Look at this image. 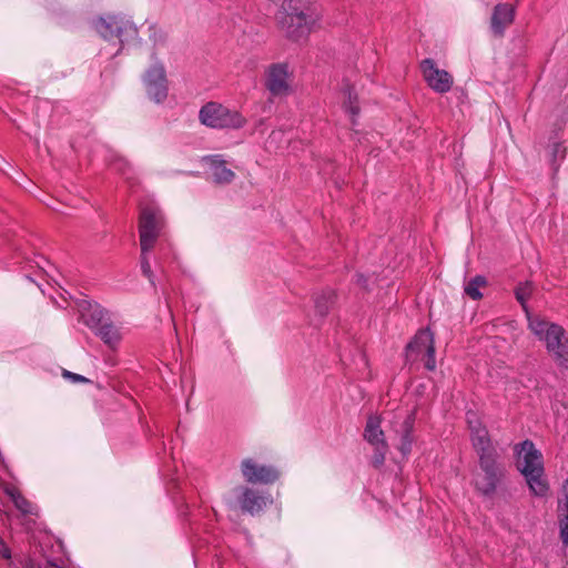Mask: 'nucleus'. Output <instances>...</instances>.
<instances>
[{
    "mask_svg": "<svg viewBox=\"0 0 568 568\" xmlns=\"http://www.w3.org/2000/svg\"><path fill=\"white\" fill-rule=\"evenodd\" d=\"M466 419L471 445L478 456V465L483 471V477L476 480L475 486L484 496H491L505 476V468L499 462L500 456L493 444L488 429L480 422L477 414L467 412Z\"/></svg>",
    "mask_w": 568,
    "mask_h": 568,
    "instance_id": "nucleus-1",
    "label": "nucleus"
},
{
    "mask_svg": "<svg viewBox=\"0 0 568 568\" xmlns=\"http://www.w3.org/2000/svg\"><path fill=\"white\" fill-rule=\"evenodd\" d=\"M323 9L314 0H286L278 12L277 22L292 41L306 39L321 27Z\"/></svg>",
    "mask_w": 568,
    "mask_h": 568,
    "instance_id": "nucleus-2",
    "label": "nucleus"
},
{
    "mask_svg": "<svg viewBox=\"0 0 568 568\" xmlns=\"http://www.w3.org/2000/svg\"><path fill=\"white\" fill-rule=\"evenodd\" d=\"M517 460V469L525 477L530 493L536 497H546L549 485L545 478L542 454L530 439H526L514 446Z\"/></svg>",
    "mask_w": 568,
    "mask_h": 568,
    "instance_id": "nucleus-3",
    "label": "nucleus"
},
{
    "mask_svg": "<svg viewBox=\"0 0 568 568\" xmlns=\"http://www.w3.org/2000/svg\"><path fill=\"white\" fill-rule=\"evenodd\" d=\"M528 329L541 343L561 368H568V334L566 329L541 316H529Z\"/></svg>",
    "mask_w": 568,
    "mask_h": 568,
    "instance_id": "nucleus-4",
    "label": "nucleus"
},
{
    "mask_svg": "<svg viewBox=\"0 0 568 568\" xmlns=\"http://www.w3.org/2000/svg\"><path fill=\"white\" fill-rule=\"evenodd\" d=\"M94 28L98 33L105 40L118 39L121 47L115 54L120 52L122 47L139 42L136 26L125 16H108L95 21Z\"/></svg>",
    "mask_w": 568,
    "mask_h": 568,
    "instance_id": "nucleus-5",
    "label": "nucleus"
},
{
    "mask_svg": "<svg viewBox=\"0 0 568 568\" xmlns=\"http://www.w3.org/2000/svg\"><path fill=\"white\" fill-rule=\"evenodd\" d=\"M199 118L202 124L212 129L237 130L246 124V119L239 111L217 102L204 104L199 112Z\"/></svg>",
    "mask_w": 568,
    "mask_h": 568,
    "instance_id": "nucleus-6",
    "label": "nucleus"
},
{
    "mask_svg": "<svg viewBox=\"0 0 568 568\" xmlns=\"http://www.w3.org/2000/svg\"><path fill=\"white\" fill-rule=\"evenodd\" d=\"M164 227V215L161 209L149 203L141 206L140 211V245L142 251H151Z\"/></svg>",
    "mask_w": 568,
    "mask_h": 568,
    "instance_id": "nucleus-7",
    "label": "nucleus"
},
{
    "mask_svg": "<svg viewBox=\"0 0 568 568\" xmlns=\"http://www.w3.org/2000/svg\"><path fill=\"white\" fill-rule=\"evenodd\" d=\"M152 59L154 63L142 75V84L149 100L162 104L169 94V81L165 68L158 60L156 53L152 54Z\"/></svg>",
    "mask_w": 568,
    "mask_h": 568,
    "instance_id": "nucleus-8",
    "label": "nucleus"
},
{
    "mask_svg": "<svg viewBox=\"0 0 568 568\" xmlns=\"http://www.w3.org/2000/svg\"><path fill=\"white\" fill-rule=\"evenodd\" d=\"M568 121V106L562 108L558 120L555 123V129L548 138V142L545 146V158L552 171V175L555 176L562 162L567 156V146L565 144V139L560 135L564 126Z\"/></svg>",
    "mask_w": 568,
    "mask_h": 568,
    "instance_id": "nucleus-9",
    "label": "nucleus"
},
{
    "mask_svg": "<svg viewBox=\"0 0 568 568\" xmlns=\"http://www.w3.org/2000/svg\"><path fill=\"white\" fill-rule=\"evenodd\" d=\"M85 324L109 347L115 348L120 343L121 334L119 328L112 323L109 312L100 305H95L90 310Z\"/></svg>",
    "mask_w": 568,
    "mask_h": 568,
    "instance_id": "nucleus-10",
    "label": "nucleus"
},
{
    "mask_svg": "<svg viewBox=\"0 0 568 568\" xmlns=\"http://www.w3.org/2000/svg\"><path fill=\"white\" fill-rule=\"evenodd\" d=\"M418 358L424 361L425 368H436L434 336L429 329H420L406 346V359L415 362Z\"/></svg>",
    "mask_w": 568,
    "mask_h": 568,
    "instance_id": "nucleus-11",
    "label": "nucleus"
},
{
    "mask_svg": "<svg viewBox=\"0 0 568 568\" xmlns=\"http://www.w3.org/2000/svg\"><path fill=\"white\" fill-rule=\"evenodd\" d=\"M241 473L250 484L270 485L280 477V471L272 465L258 463L254 458H244L241 462Z\"/></svg>",
    "mask_w": 568,
    "mask_h": 568,
    "instance_id": "nucleus-12",
    "label": "nucleus"
},
{
    "mask_svg": "<svg viewBox=\"0 0 568 568\" xmlns=\"http://www.w3.org/2000/svg\"><path fill=\"white\" fill-rule=\"evenodd\" d=\"M291 77L287 63H272L265 71L264 85L271 95L285 97L291 91Z\"/></svg>",
    "mask_w": 568,
    "mask_h": 568,
    "instance_id": "nucleus-13",
    "label": "nucleus"
},
{
    "mask_svg": "<svg viewBox=\"0 0 568 568\" xmlns=\"http://www.w3.org/2000/svg\"><path fill=\"white\" fill-rule=\"evenodd\" d=\"M420 71L427 85L437 93H447L453 87V77L446 70L439 69L436 62L426 58L420 62Z\"/></svg>",
    "mask_w": 568,
    "mask_h": 568,
    "instance_id": "nucleus-14",
    "label": "nucleus"
},
{
    "mask_svg": "<svg viewBox=\"0 0 568 568\" xmlns=\"http://www.w3.org/2000/svg\"><path fill=\"white\" fill-rule=\"evenodd\" d=\"M241 493L237 497L241 509L254 516L262 513L267 505L273 503L270 494L262 493L257 489L250 487H241Z\"/></svg>",
    "mask_w": 568,
    "mask_h": 568,
    "instance_id": "nucleus-15",
    "label": "nucleus"
},
{
    "mask_svg": "<svg viewBox=\"0 0 568 568\" xmlns=\"http://www.w3.org/2000/svg\"><path fill=\"white\" fill-rule=\"evenodd\" d=\"M515 9L508 3H498L495 6L491 19L490 29L496 37H503L505 30L514 21Z\"/></svg>",
    "mask_w": 568,
    "mask_h": 568,
    "instance_id": "nucleus-16",
    "label": "nucleus"
},
{
    "mask_svg": "<svg viewBox=\"0 0 568 568\" xmlns=\"http://www.w3.org/2000/svg\"><path fill=\"white\" fill-rule=\"evenodd\" d=\"M206 161L210 165L212 176L215 183L226 184L232 182L235 174L231 169L225 166V161L222 159L221 155L215 154L207 156Z\"/></svg>",
    "mask_w": 568,
    "mask_h": 568,
    "instance_id": "nucleus-17",
    "label": "nucleus"
},
{
    "mask_svg": "<svg viewBox=\"0 0 568 568\" xmlns=\"http://www.w3.org/2000/svg\"><path fill=\"white\" fill-rule=\"evenodd\" d=\"M364 438L373 446L381 447L387 445L385 435L381 428V419L378 416H369L364 430Z\"/></svg>",
    "mask_w": 568,
    "mask_h": 568,
    "instance_id": "nucleus-18",
    "label": "nucleus"
},
{
    "mask_svg": "<svg viewBox=\"0 0 568 568\" xmlns=\"http://www.w3.org/2000/svg\"><path fill=\"white\" fill-rule=\"evenodd\" d=\"M414 422H415V414L410 413L407 415L405 420L402 425V436H400V444H399V452L407 456L412 450L413 445V428H414Z\"/></svg>",
    "mask_w": 568,
    "mask_h": 568,
    "instance_id": "nucleus-19",
    "label": "nucleus"
},
{
    "mask_svg": "<svg viewBox=\"0 0 568 568\" xmlns=\"http://www.w3.org/2000/svg\"><path fill=\"white\" fill-rule=\"evenodd\" d=\"M4 493L10 497L16 508L19 509L24 515L34 514V508L32 504L26 499L22 494L12 485H7L4 487Z\"/></svg>",
    "mask_w": 568,
    "mask_h": 568,
    "instance_id": "nucleus-20",
    "label": "nucleus"
},
{
    "mask_svg": "<svg viewBox=\"0 0 568 568\" xmlns=\"http://www.w3.org/2000/svg\"><path fill=\"white\" fill-rule=\"evenodd\" d=\"M532 291H534V285L531 282L519 283L517 285V287L515 288L516 300L519 302V304L521 305V307L526 314L528 325H529V316L530 317L536 316L535 314H532L529 311V307L527 305V301L530 298Z\"/></svg>",
    "mask_w": 568,
    "mask_h": 568,
    "instance_id": "nucleus-21",
    "label": "nucleus"
},
{
    "mask_svg": "<svg viewBox=\"0 0 568 568\" xmlns=\"http://www.w3.org/2000/svg\"><path fill=\"white\" fill-rule=\"evenodd\" d=\"M111 168L112 170L121 174L128 182L133 181L134 170L124 158H114V160L111 162Z\"/></svg>",
    "mask_w": 568,
    "mask_h": 568,
    "instance_id": "nucleus-22",
    "label": "nucleus"
},
{
    "mask_svg": "<svg viewBox=\"0 0 568 568\" xmlns=\"http://www.w3.org/2000/svg\"><path fill=\"white\" fill-rule=\"evenodd\" d=\"M486 284V278L481 275H477L474 278H471L466 285H465V293L467 296H469L471 300L477 301L483 297L481 292L479 291L480 286Z\"/></svg>",
    "mask_w": 568,
    "mask_h": 568,
    "instance_id": "nucleus-23",
    "label": "nucleus"
},
{
    "mask_svg": "<svg viewBox=\"0 0 568 568\" xmlns=\"http://www.w3.org/2000/svg\"><path fill=\"white\" fill-rule=\"evenodd\" d=\"M334 294L332 291L322 292L321 294L316 295L314 303L316 312L324 316L328 313V310L331 305L333 304Z\"/></svg>",
    "mask_w": 568,
    "mask_h": 568,
    "instance_id": "nucleus-24",
    "label": "nucleus"
},
{
    "mask_svg": "<svg viewBox=\"0 0 568 568\" xmlns=\"http://www.w3.org/2000/svg\"><path fill=\"white\" fill-rule=\"evenodd\" d=\"M344 95L347 98V100L344 102V109L352 115V123L355 125L356 122L354 118L359 113L357 97L354 94L353 89L349 87L344 90Z\"/></svg>",
    "mask_w": 568,
    "mask_h": 568,
    "instance_id": "nucleus-25",
    "label": "nucleus"
},
{
    "mask_svg": "<svg viewBox=\"0 0 568 568\" xmlns=\"http://www.w3.org/2000/svg\"><path fill=\"white\" fill-rule=\"evenodd\" d=\"M150 251H142L141 250V258H140V264H141V271H142V274L150 281V283L154 286V274L152 272V268H151V264H150V261H149V257H148V253Z\"/></svg>",
    "mask_w": 568,
    "mask_h": 568,
    "instance_id": "nucleus-26",
    "label": "nucleus"
},
{
    "mask_svg": "<svg viewBox=\"0 0 568 568\" xmlns=\"http://www.w3.org/2000/svg\"><path fill=\"white\" fill-rule=\"evenodd\" d=\"M559 513V535L562 544L568 546V511Z\"/></svg>",
    "mask_w": 568,
    "mask_h": 568,
    "instance_id": "nucleus-27",
    "label": "nucleus"
},
{
    "mask_svg": "<svg viewBox=\"0 0 568 568\" xmlns=\"http://www.w3.org/2000/svg\"><path fill=\"white\" fill-rule=\"evenodd\" d=\"M387 449H388L387 445H382L381 447H374V455L372 457V464L374 467H381L384 464Z\"/></svg>",
    "mask_w": 568,
    "mask_h": 568,
    "instance_id": "nucleus-28",
    "label": "nucleus"
},
{
    "mask_svg": "<svg viewBox=\"0 0 568 568\" xmlns=\"http://www.w3.org/2000/svg\"><path fill=\"white\" fill-rule=\"evenodd\" d=\"M562 495L558 500V511H568V478L564 481Z\"/></svg>",
    "mask_w": 568,
    "mask_h": 568,
    "instance_id": "nucleus-29",
    "label": "nucleus"
},
{
    "mask_svg": "<svg viewBox=\"0 0 568 568\" xmlns=\"http://www.w3.org/2000/svg\"><path fill=\"white\" fill-rule=\"evenodd\" d=\"M63 376L71 379L72 382H75V383L88 382V379L84 376L75 374V373H71L69 371H64Z\"/></svg>",
    "mask_w": 568,
    "mask_h": 568,
    "instance_id": "nucleus-30",
    "label": "nucleus"
},
{
    "mask_svg": "<svg viewBox=\"0 0 568 568\" xmlns=\"http://www.w3.org/2000/svg\"><path fill=\"white\" fill-rule=\"evenodd\" d=\"M153 32L151 33L150 38L153 41L154 45H158L159 43L164 41V34L160 30H155L152 28Z\"/></svg>",
    "mask_w": 568,
    "mask_h": 568,
    "instance_id": "nucleus-31",
    "label": "nucleus"
},
{
    "mask_svg": "<svg viewBox=\"0 0 568 568\" xmlns=\"http://www.w3.org/2000/svg\"><path fill=\"white\" fill-rule=\"evenodd\" d=\"M284 136V132L282 130H274L271 132L267 143L271 145L273 142L281 141Z\"/></svg>",
    "mask_w": 568,
    "mask_h": 568,
    "instance_id": "nucleus-32",
    "label": "nucleus"
},
{
    "mask_svg": "<svg viewBox=\"0 0 568 568\" xmlns=\"http://www.w3.org/2000/svg\"><path fill=\"white\" fill-rule=\"evenodd\" d=\"M0 555L4 559H11V550L1 538H0Z\"/></svg>",
    "mask_w": 568,
    "mask_h": 568,
    "instance_id": "nucleus-33",
    "label": "nucleus"
},
{
    "mask_svg": "<svg viewBox=\"0 0 568 568\" xmlns=\"http://www.w3.org/2000/svg\"><path fill=\"white\" fill-rule=\"evenodd\" d=\"M356 283L365 287L367 284V278L363 274H356Z\"/></svg>",
    "mask_w": 568,
    "mask_h": 568,
    "instance_id": "nucleus-34",
    "label": "nucleus"
},
{
    "mask_svg": "<svg viewBox=\"0 0 568 568\" xmlns=\"http://www.w3.org/2000/svg\"><path fill=\"white\" fill-rule=\"evenodd\" d=\"M37 266L43 270V266L40 264V262H37Z\"/></svg>",
    "mask_w": 568,
    "mask_h": 568,
    "instance_id": "nucleus-35",
    "label": "nucleus"
}]
</instances>
